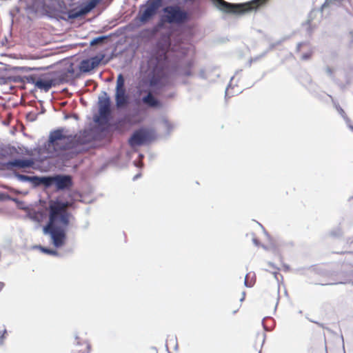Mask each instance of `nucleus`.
Instances as JSON below:
<instances>
[{
  "mask_svg": "<svg viewBox=\"0 0 353 353\" xmlns=\"http://www.w3.org/2000/svg\"><path fill=\"white\" fill-rule=\"evenodd\" d=\"M308 353H319L318 351L314 350L313 348L308 350Z\"/></svg>",
  "mask_w": 353,
  "mask_h": 353,
  "instance_id": "30",
  "label": "nucleus"
},
{
  "mask_svg": "<svg viewBox=\"0 0 353 353\" xmlns=\"http://www.w3.org/2000/svg\"><path fill=\"white\" fill-rule=\"evenodd\" d=\"M105 39V37H97V38H95L91 42H90V44L91 45H96V44H98L101 42H102L103 41V39Z\"/></svg>",
  "mask_w": 353,
  "mask_h": 353,
  "instance_id": "24",
  "label": "nucleus"
},
{
  "mask_svg": "<svg viewBox=\"0 0 353 353\" xmlns=\"http://www.w3.org/2000/svg\"><path fill=\"white\" fill-rule=\"evenodd\" d=\"M34 165L32 159H14L7 163L8 168L17 167L19 168H31Z\"/></svg>",
  "mask_w": 353,
  "mask_h": 353,
  "instance_id": "13",
  "label": "nucleus"
},
{
  "mask_svg": "<svg viewBox=\"0 0 353 353\" xmlns=\"http://www.w3.org/2000/svg\"><path fill=\"white\" fill-rule=\"evenodd\" d=\"M265 341V333L263 332H259L256 334V341L255 342L256 343H260V344H263Z\"/></svg>",
  "mask_w": 353,
  "mask_h": 353,
  "instance_id": "21",
  "label": "nucleus"
},
{
  "mask_svg": "<svg viewBox=\"0 0 353 353\" xmlns=\"http://www.w3.org/2000/svg\"><path fill=\"white\" fill-rule=\"evenodd\" d=\"M5 283L3 281H0V292L4 288Z\"/></svg>",
  "mask_w": 353,
  "mask_h": 353,
  "instance_id": "29",
  "label": "nucleus"
},
{
  "mask_svg": "<svg viewBox=\"0 0 353 353\" xmlns=\"http://www.w3.org/2000/svg\"><path fill=\"white\" fill-rule=\"evenodd\" d=\"M7 334L6 330L3 329L0 330V344H2L3 342V339L6 338V335Z\"/></svg>",
  "mask_w": 353,
  "mask_h": 353,
  "instance_id": "25",
  "label": "nucleus"
},
{
  "mask_svg": "<svg viewBox=\"0 0 353 353\" xmlns=\"http://www.w3.org/2000/svg\"><path fill=\"white\" fill-rule=\"evenodd\" d=\"M250 274H251V273H248L246 274V276L245 277V285L247 287H252L255 282V279H254L253 278L250 279Z\"/></svg>",
  "mask_w": 353,
  "mask_h": 353,
  "instance_id": "19",
  "label": "nucleus"
},
{
  "mask_svg": "<svg viewBox=\"0 0 353 353\" xmlns=\"http://www.w3.org/2000/svg\"><path fill=\"white\" fill-rule=\"evenodd\" d=\"M169 23H182L188 20V13L178 6H167L163 9Z\"/></svg>",
  "mask_w": 353,
  "mask_h": 353,
  "instance_id": "7",
  "label": "nucleus"
},
{
  "mask_svg": "<svg viewBox=\"0 0 353 353\" xmlns=\"http://www.w3.org/2000/svg\"><path fill=\"white\" fill-rule=\"evenodd\" d=\"M161 81V78L156 75L152 77L150 79V85L152 87L157 85Z\"/></svg>",
  "mask_w": 353,
  "mask_h": 353,
  "instance_id": "20",
  "label": "nucleus"
},
{
  "mask_svg": "<svg viewBox=\"0 0 353 353\" xmlns=\"http://www.w3.org/2000/svg\"><path fill=\"white\" fill-rule=\"evenodd\" d=\"M72 136L64 133L63 129H58L52 132L49 137L48 148L55 152L66 150L71 148Z\"/></svg>",
  "mask_w": 353,
  "mask_h": 353,
  "instance_id": "2",
  "label": "nucleus"
},
{
  "mask_svg": "<svg viewBox=\"0 0 353 353\" xmlns=\"http://www.w3.org/2000/svg\"><path fill=\"white\" fill-rule=\"evenodd\" d=\"M60 223L59 221H54L52 223L50 218L47 225L44 227L43 230L46 233H49L51 236L52 243L57 248L63 246L65 243L66 239L65 231L64 226H58Z\"/></svg>",
  "mask_w": 353,
  "mask_h": 353,
  "instance_id": "3",
  "label": "nucleus"
},
{
  "mask_svg": "<svg viewBox=\"0 0 353 353\" xmlns=\"http://www.w3.org/2000/svg\"><path fill=\"white\" fill-rule=\"evenodd\" d=\"M110 116V99L108 97L100 99L99 102V115L94 117V121L99 125H106Z\"/></svg>",
  "mask_w": 353,
  "mask_h": 353,
  "instance_id": "6",
  "label": "nucleus"
},
{
  "mask_svg": "<svg viewBox=\"0 0 353 353\" xmlns=\"http://www.w3.org/2000/svg\"><path fill=\"white\" fill-rule=\"evenodd\" d=\"M90 345L89 343L85 342L81 345H77L76 349L74 350L75 353H90Z\"/></svg>",
  "mask_w": 353,
  "mask_h": 353,
  "instance_id": "16",
  "label": "nucleus"
},
{
  "mask_svg": "<svg viewBox=\"0 0 353 353\" xmlns=\"http://www.w3.org/2000/svg\"><path fill=\"white\" fill-rule=\"evenodd\" d=\"M237 310H238V308H236V310H234L233 311V312H234V313H235Z\"/></svg>",
  "mask_w": 353,
  "mask_h": 353,
  "instance_id": "31",
  "label": "nucleus"
},
{
  "mask_svg": "<svg viewBox=\"0 0 353 353\" xmlns=\"http://www.w3.org/2000/svg\"><path fill=\"white\" fill-rule=\"evenodd\" d=\"M18 177L20 179H22V180H24V181H27V180H29L30 179L29 176H26V175H23V174H19Z\"/></svg>",
  "mask_w": 353,
  "mask_h": 353,
  "instance_id": "28",
  "label": "nucleus"
},
{
  "mask_svg": "<svg viewBox=\"0 0 353 353\" xmlns=\"http://www.w3.org/2000/svg\"><path fill=\"white\" fill-rule=\"evenodd\" d=\"M103 57V55L95 56L81 61L79 65L80 71L83 72H88L91 71L99 66Z\"/></svg>",
  "mask_w": 353,
  "mask_h": 353,
  "instance_id": "10",
  "label": "nucleus"
},
{
  "mask_svg": "<svg viewBox=\"0 0 353 353\" xmlns=\"http://www.w3.org/2000/svg\"><path fill=\"white\" fill-rule=\"evenodd\" d=\"M193 65V63L190 62L188 63L187 65V69L184 71V73L183 74L185 76H190L192 74V72H191V68L192 67Z\"/></svg>",
  "mask_w": 353,
  "mask_h": 353,
  "instance_id": "22",
  "label": "nucleus"
},
{
  "mask_svg": "<svg viewBox=\"0 0 353 353\" xmlns=\"http://www.w3.org/2000/svg\"><path fill=\"white\" fill-rule=\"evenodd\" d=\"M146 140V135L142 130L135 131L129 139V144L134 147L135 145H141L144 143Z\"/></svg>",
  "mask_w": 353,
  "mask_h": 353,
  "instance_id": "11",
  "label": "nucleus"
},
{
  "mask_svg": "<svg viewBox=\"0 0 353 353\" xmlns=\"http://www.w3.org/2000/svg\"><path fill=\"white\" fill-rule=\"evenodd\" d=\"M72 205L69 201L62 202L59 201H50L49 203V217L52 223L54 221H59L60 224L67 227L70 223L71 214L67 209Z\"/></svg>",
  "mask_w": 353,
  "mask_h": 353,
  "instance_id": "1",
  "label": "nucleus"
},
{
  "mask_svg": "<svg viewBox=\"0 0 353 353\" xmlns=\"http://www.w3.org/2000/svg\"><path fill=\"white\" fill-rule=\"evenodd\" d=\"M252 241H253L254 243L257 246H262L265 249L268 248V245H266L263 244V243L260 242L256 237H253Z\"/></svg>",
  "mask_w": 353,
  "mask_h": 353,
  "instance_id": "23",
  "label": "nucleus"
},
{
  "mask_svg": "<svg viewBox=\"0 0 353 353\" xmlns=\"http://www.w3.org/2000/svg\"><path fill=\"white\" fill-rule=\"evenodd\" d=\"M142 102L152 108H161L163 107V103L151 92H149L147 95L142 98Z\"/></svg>",
  "mask_w": 353,
  "mask_h": 353,
  "instance_id": "12",
  "label": "nucleus"
},
{
  "mask_svg": "<svg viewBox=\"0 0 353 353\" xmlns=\"http://www.w3.org/2000/svg\"><path fill=\"white\" fill-rule=\"evenodd\" d=\"M37 88L40 90H43L46 92L48 91L52 86V80L51 79H42L40 77L37 81V84L35 85Z\"/></svg>",
  "mask_w": 353,
  "mask_h": 353,
  "instance_id": "14",
  "label": "nucleus"
},
{
  "mask_svg": "<svg viewBox=\"0 0 353 353\" xmlns=\"http://www.w3.org/2000/svg\"><path fill=\"white\" fill-rule=\"evenodd\" d=\"M41 249L43 251V252L48 254H57L56 251H54V250L48 249V248H41Z\"/></svg>",
  "mask_w": 353,
  "mask_h": 353,
  "instance_id": "26",
  "label": "nucleus"
},
{
  "mask_svg": "<svg viewBox=\"0 0 353 353\" xmlns=\"http://www.w3.org/2000/svg\"><path fill=\"white\" fill-rule=\"evenodd\" d=\"M34 179H39L46 185H50L52 181H54L57 187L59 190L68 188L72 185V179L70 176H57L53 178H37Z\"/></svg>",
  "mask_w": 353,
  "mask_h": 353,
  "instance_id": "9",
  "label": "nucleus"
},
{
  "mask_svg": "<svg viewBox=\"0 0 353 353\" xmlns=\"http://www.w3.org/2000/svg\"><path fill=\"white\" fill-rule=\"evenodd\" d=\"M115 102L117 108H123L129 103V97L125 88V79L122 74H119L117 79Z\"/></svg>",
  "mask_w": 353,
  "mask_h": 353,
  "instance_id": "4",
  "label": "nucleus"
},
{
  "mask_svg": "<svg viewBox=\"0 0 353 353\" xmlns=\"http://www.w3.org/2000/svg\"><path fill=\"white\" fill-rule=\"evenodd\" d=\"M311 55H312L311 52L303 54L302 55V59H304V60L308 59L310 58Z\"/></svg>",
  "mask_w": 353,
  "mask_h": 353,
  "instance_id": "27",
  "label": "nucleus"
},
{
  "mask_svg": "<svg viewBox=\"0 0 353 353\" xmlns=\"http://www.w3.org/2000/svg\"><path fill=\"white\" fill-rule=\"evenodd\" d=\"M161 6L160 0H153L149 2L143 10L139 13V19L141 22H146L152 18L157 12Z\"/></svg>",
  "mask_w": 353,
  "mask_h": 353,
  "instance_id": "8",
  "label": "nucleus"
},
{
  "mask_svg": "<svg viewBox=\"0 0 353 353\" xmlns=\"http://www.w3.org/2000/svg\"><path fill=\"white\" fill-rule=\"evenodd\" d=\"M214 1L217 3L218 8L226 13L241 14L250 12V7L248 2L244 3H231L224 0Z\"/></svg>",
  "mask_w": 353,
  "mask_h": 353,
  "instance_id": "5",
  "label": "nucleus"
},
{
  "mask_svg": "<svg viewBox=\"0 0 353 353\" xmlns=\"http://www.w3.org/2000/svg\"><path fill=\"white\" fill-rule=\"evenodd\" d=\"M268 0H252L251 1H248V4H249L250 11L256 10L259 7L264 5Z\"/></svg>",
  "mask_w": 353,
  "mask_h": 353,
  "instance_id": "17",
  "label": "nucleus"
},
{
  "mask_svg": "<svg viewBox=\"0 0 353 353\" xmlns=\"http://www.w3.org/2000/svg\"><path fill=\"white\" fill-rule=\"evenodd\" d=\"M101 0H90V1L79 11L76 16L85 14L92 10Z\"/></svg>",
  "mask_w": 353,
  "mask_h": 353,
  "instance_id": "15",
  "label": "nucleus"
},
{
  "mask_svg": "<svg viewBox=\"0 0 353 353\" xmlns=\"http://www.w3.org/2000/svg\"><path fill=\"white\" fill-rule=\"evenodd\" d=\"M39 77L37 74H28L26 75L23 77V82L34 84L36 85L37 81H38Z\"/></svg>",
  "mask_w": 353,
  "mask_h": 353,
  "instance_id": "18",
  "label": "nucleus"
}]
</instances>
